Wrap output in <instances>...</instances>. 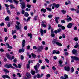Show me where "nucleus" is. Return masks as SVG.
<instances>
[{
    "label": "nucleus",
    "instance_id": "1",
    "mask_svg": "<svg viewBox=\"0 0 79 79\" xmlns=\"http://www.w3.org/2000/svg\"><path fill=\"white\" fill-rule=\"evenodd\" d=\"M26 43V41H25V40H23V41L22 42V47L23 48L21 49H20L19 50V53H21V52H24V49L23 48V47H24V46H25V43Z\"/></svg>",
    "mask_w": 79,
    "mask_h": 79
},
{
    "label": "nucleus",
    "instance_id": "2",
    "mask_svg": "<svg viewBox=\"0 0 79 79\" xmlns=\"http://www.w3.org/2000/svg\"><path fill=\"white\" fill-rule=\"evenodd\" d=\"M40 67V64L39 63H37V64L34 67V68L36 70V73H37L39 72L38 69Z\"/></svg>",
    "mask_w": 79,
    "mask_h": 79
},
{
    "label": "nucleus",
    "instance_id": "3",
    "mask_svg": "<svg viewBox=\"0 0 79 79\" xmlns=\"http://www.w3.org/2000/svg\"><path fill=\"white\" fill-rule=\"evenodd\" d=\"M20 4H21V7L22 8V9H24L26 7V4L24 2H23L22 3H20Z\"/></svg>",
    "mask_w": 79,
    "mask_h": 79
},
{
    "label": "nucleus",
    "instance_id": "4",
    "mask_svg": "<svg viewBox=\"0 0 79 79\" xmlns=\"http://www.w3.org/2000/svg\"><path fill=\"white\" fill-rule=\"evenodd\" d=\"M71 58L72 59H73L76 61H79V58L77 57L72 56H71Z\"/></svg>",
    "mask_w": 79,
    "mask_h": 79
},
{
    "label": "nucleus",
    "instance_id": "5",
    "mask_svg": "<svg viewBox=\"0 0 79 79\" xmlns=\"http://www.w3.org/2000/svg\"><path fill=\"white\" fill-rule=\"evenodd\" d=\"M5 67L7 68H11L12 69H15V68L14 67L12 66V65L11 64H10L9 65H6Z\"/></svg>",
    "mask_w": 79,
    "mask_h": 79
},
{
    "label": "nucleus",
    "instance_id": "6",
    "mask_svg": "<svg viewBox=\"0 0 79 79\" xmlns=\"http://www.w3.org/2000/svg\"><path fill=\"white\" fill-rule=\"evenodd\" d=\"M47 32V30H43L42 29H41L40 30V32L42 36H43L44 35V34H45L46 33V32Z\"/></svg>",
    "mask_w": 79,
    "mask_h": 79
},
{
    "label": "nucleus",
    "instance_id": "7",
    "mask_svg": "<svg viewBox=\"0 0 79 79\" xmlns=\"http://www.w3.org/2000/svg\"><path fill=\"white\" fill-rule=\"evenodd\" d=\"M57 42H58V40L57 39H54L52 40V43L53 45H55L56 44Z\"/></svg>",
    "mask_w": 79,
    "mask_h": 79
},
{
    "label": "nucleus",
    "instance_id": "8",
    "mask_svg": "<svg viewBox=\"0 0 79 79\" xmlns=\"http://www.w3.org/2000/svg\"><path fill=\"white\" fill-rule=\"evenodd\" d=\"M73 24L72 23H69L67 26V28L69 29H70L72 27Z\"/></svg>",
    "mask_w": 79,
    "mask_h": 79
},
{
    "label": "nucleus",
    "instance_id": "9",
    "mask_svg": "<svg viewBox=\"0 0 79 79\" xmlns=\"http://www.w3.org/2000/svg\"><path fill=\"white\" fill-rule=\"evenodd\" d=\"M44 74L43 73H42L40 75V74L38 73L36 75V77L37 78H41V77L44 76Z\"/></svg>",
    "mask_w": 79,
    "mask_h": 79
},
{
    "label": "nucleus",
    "instance_id": "10",
    "mask_svg": "<svg viewBox=\"0 0 79 79\" xmlns=\"http://www.w3.org/2000/svg\"><path fill=\"white\" fill-rule=\"evenodd\" d=\"M64 69L65 71H70V68L68 66H65L64 67Z\"/></svg>",
    "mask_w": 79,
    "mask_h": 79
},
{
    "label": "nucleus",
    "instance_id": "11",
    "mask_svg": "<svg viewBox=\"0 0 79 79\" xmlns=\"http://www.w3.org/2000/svg\"><path fill=\"white\" fill-rule=\"evenodd\" d=\"M59 63L60 64L59 66H60V67H63V65L62 64L63 63V61L61 60H59Z\"/></svg>",
    "mask_w": 79,
    "mask_h": 79
},
{
    "label": "nucleus",
    "instance_id": "12",
    "mask_svg": "<svg viewBox=\"0 0 79 79\" xmlns=\"http://www.w3.org/2000/svg\"><path fill=\"white\" fill-rule=\"evenodd\" d=\"M26 76H27L28 79H30L31 77V75L29 73H27L26 74Z\"/></svg>",
    "mask_w": 79,
    "mask_h": 79
},
{
    "label": "nucleus",
    "instance_id": "13",
    "mask_svg": "<svg viewBox=\"0 0 79 79\" xmlns=\"http://www.w3.org/2000/svg\"><path fill=\"white\" fill-rule=\"evenodd\" d=\"M58 19H60V18L59 17H56L55 18V20L56 21V23L57 24H58Z\"/></svg>",
    "mask_w": 79,
    "mask_h": 79
},
{
    "label": "nucleus",
    "instance_id": "14",
    "mask_svg": "<svg viewBox=\"0 0 79 79\" xmlns=\"http://www.w3.org/2000/svg\"><path fill=\"white\" fill-rule=\"evenodd\" d=\"M44 48L42 46H40L38 50H37L38 52H41L42 49H43Z\"/></svg>",
    "mask_w": 79,
    "mask_h": 79
},
{
    "label": "nucleus",
    "instance_id": "15",
    "mask_svg": "<svg viewBox=\"0 0 79 79\" xmlns=\"http://www.w3.org/2000/svg\"><path fill=\"white\" fill-rule=\"evenodd\" d=\"M67 22H69V21H72V18H71V17H69V18H68L67 19H66Z\"/></svg>",
    "mask_w": 79,
    "mask_h": 79
},
{
    "label": "nucleus",
    "instance_id": "16",
    "mask_svg": "<svg viewBox=\"0 0 79 79\" xmlns=\"http://www.w3.org/2000/svg\"><path fill=\"white\" fill-rule=\"evenodd\" d=\"M27 35L28 37H30V39H32V35L31 33H28Z\"/></svg>",
    "mask_w": 79,
    "mask_h": 79
},
{
    "label": "nucleus",
    "instance_id": "17",
    "mask_svg": "<svg viewBox=\"0 0 79 79\" xmlns=\"http://www.w3.org/2000/svg\"><path fill=\"white\" fill-rule=\"evenodd\" d=\"M56 44L57 45H58V46H62V44H61V43L58 42V41L57 42Z\"/></svg>",
    "mask_w": 79,
    "mask_h": 79
},
{
    "label": "nucleus",
    "instance_id": "18",
    "mask_svg": "<svg viewBox=\"0 0 79 79\" xmlns=\"http://www.w3.org/2000/svg\"><path fill=\"white\" fill-rule=\"evenodd\" d=\"M46 11H47V10L45 9L42 8L41 10V11L42 12L43 11L44 13H45V12H46Z\"/></svg>",
    "mask_w": 79,
    "mask_h": 79
},
{
    "label": "nucleus",
    "instance_id": "19",
    "mask_svg": "<svg viewBox=\"0 0 79 79\" xmlns=\"http://www.w3.org/2000/svg\"><path fill=\"white\" fill-rule=\"evenodd\" d=\"M72 52L73 54H76V53H77V50H76V49H73V51H72Z\"/></svg>",
    "mask_w": 79,
    "mask_h": 79
},
{
    "label": "nucleus",
    "instance_id": "20",
    "mask_svg": "<svg viewBox=\"0 0 79 79\" xmlns=\"http://www.w3.org/2000/svg\"><path fill=\"white\" fill-rule=\"evenodd\" d=\"M15 28H16V30H19V29H20V27H19L18 25H15Z\"/></svg>",
    "mask_w": 79,
    "mask_h": 79
},
{
    "label": "nucleus",
    "instance_id": "21",
    "mask_svg": "<svg viewBox=\"0 0 79 79\" xmlns=\"http://www.w3.org/2000/svg\"><path fill=\"white\" fill-rule=\"evenodd\" d=\"M9 6H10L11 9L15 8V7L14 6V5H13V4L10 5Z\"/></svg>",
    "mask_w": 79,
    "mask_h": 79
},
{
    "label": "nucleus",
    "instance_id": "22",
    "mask_svg": "<svg viewBox=\"0 0 79 79\" xmlns=\"http://www.w3.org/2000/svg\"><path fill=\"white\" fill-rule=\"evenodd\" d=\"M64 79H68V76L66 74H64Z\"/></svg>",
    "mask_w": 79,
    "mask_h": 79
},
{
    "label": "nucleus",
    "instance_id": "23",
    "mask_svg": "<svg viewBox=\"0 0 79 79\" xmlns=\"http://www.w3.org/2000/svg\"><path fill=\"white\" fill-rule=\"evenodd\" d=\"M4 71L5 72V73H10V71H9L7 69H4Z\"/></svg>",
    "mask_w": 79,
    "mask_h": 79
},
{
    "label": "nucleus",
    "instance_id": "24",
    "mask_svg": "<svg viewBox=\"0 0 79 79\" xmlns=\"http://www.w3.org/2000/svg\"><path fill=\"white\" fill-rule=\"evenodd\" d=\"M7 57L9 59V60H10V59H11V55H9V54H7Z\"/></svg>",
    "mask_w": 79,
    "mask_h": 79
},
{
    "label": "nucleus",
    "instance_id": "25",
    "mask_svg": "<svg viewBox=\"0 0 79 79\" xmlns=\"http://www.w3.org/2000/svg\"><path fill=\"white\" fill-rule=\"evenodd\" d=\"M24 15L25 16H26V17H27L29 16V14H28L27 12H26L24 14Z\"/></svg>",
    "mask_w": 79,
    "mask_h": 79
},
{
    "label": "nucleus",
    "instance_id": "26",
    "mask_svg": "<svg viewBox=\"0 0 79 79\" xmlns=\"http://www.w3.org/2000/svg\"><path fill=\"white\" fill-rule=\"evenodd\" d=\"M31 55H32V57L33 58H35V57H36V55H35L33 53H31Z\"/></svg>",
    "mask_w": 79,
    "mask_h": 79
},
{
    "label": "nucleus",
    "instance_id": "27",
    "mask_svg": "<svg viewBox=\"0 0 79 79\" xmlns=\"http://www.w3.org/2000/svg\"><path fill=\"white\" fill-rule=\"evenodd\" d=\"M38 16H36L35 17L34 19V20L35 21H36V20H37L38 19Z\"/></svg>",
    "mask_w": 79,
    "mask_h": 79
},
{
    "label": "nucleus",
    "instance_id": "28",
    "mask_svg": "<svg viewBox=\"0 0 79 79\" xmlns=\"http://www.w3.org/2000/svg\"><path fill=\"white\" fill-rule=\"evenodd\" d=\"M31 73L32 75H34L35 74V71L33 70H31Z\"/></svg>",
    "mask_w": 79,
    "mask_h": 79
},
{
    "label": "nucleus",
    "instance_id": "29",
    "mask_svg": "<svg viewBox=\"0 0 79 79\" xmlns=\"http://www.w3.org/2000/svg\"><path fill=\"white\" fill-rule=\"evenodd\" d=\"M46 9L48 11H52V8H46Z\"/></svg>",
    "mask_w": 79,
    "mask_h": 79
},
{
    "label": "nucleus",
    "instance_id": "30",
    "mask_svg": "<svg viewBox=\"0 0 79 79\" xmlns=\"http://www.w3.org/2000/svg\"><path fill=\"white\" fill-rule=\"evenodd\" d=\"M6 2H9L10 3H13V0H6Z\"/></svg>",
    "mask_w": 79,
    "mask_h": 79
},
{
    "label": "nucleus",
    "instance_id": "31",
    "mask_svg": "<svg viewBox=\"0 0 79 79\" xmlns=\"http://www.w3.org/2000/svg\"><path fill=\"white\" fill-rule=\"evenodd\" d=\"M62 31V30L61 28H59L57 29V31L59 33L60 32H61Z\"/></svg>",
    "mask_w": 79,
    "mask_h": 79
},
{
    "label": "nucleus",
    "instance_id": "32",
    "mask_svg": "<svg viewBox=\"0 0 79 79\" xmlns=\"http://www.w3.org/2000/svg\"><path fill=\"white\" fill-rule=\"evenodd\" d=\"M8 19H9V17H8V16H7V17L5 19V21H8Z\"/></svg>",
    "mask_w": 79,
    "mask_h": 79
},
{
    "label": "nucleus",
    "instance_id": "33",
    "mask_svg": "<svg viewBox=\"0 0 79 79\" xmlns=\"http://www.w3.org/2000/svg\"><path fill=\"white\" fill-rule=\"evenodd\" d=\"M59 6H60V5L59 4H57L56 5L55 7L56 8H59Z\"/></svg>",
    "mask_w": 79,
    "mask_h": 79
},
{
    "label": "nucleus",
    "instance_id": "34",
    "mask_svg": "<svg viewBox=\"0 0 79 79\" xmlns=\"http://www.w3.org/2000/svg\"><path fill=\"white\" fill-rule=\"evenodd\" d=\"M61 12L63 14H65L66 12V11L64 10H63L61 11Z\"/></svg>",
    "mask_w": 79,
    "mask_h": 79
},
{
    "label": "nucleus",
    "instance_id": "35",
    "mask_svg": "<svg viewBox=\"0 0 79 79\" xmlns=\"http://www.w3.org/2000/svg\"><path fill=\"white\" fill-rule=\"evenodd\" d=\"M45 61L47 63H49V60H48V59H45Z\"/></svg>",
    "mask_w": 79,
    "mask_h": 79
},
{
    "label": "nucleus",
    "instance_id": "36",
    "mask_svg": "<svg viewBox=\"0 0 79 79\" xmlns=\"http://www.w3.org/2000/svg\"><path fill=\"white\" fill-rule=\"evenodd\" d=\"M51 28H52V26H51V25H49L48 27V30H50V29Z\"/></svg>",
    "mask_w": 79,
    "mask_h": 79
},
{
    "label": "nucleus",
    "instance_id": "37",
    "mask_svg": "<svg viewBox=\"0 0 79 79\" xmlns=\"http://www.w3.org/2000/svg\"><path fill=\"white\" fill-rule=\"evenodd\" d=\"M74 40H75V41H76V42L77 40H78V39L77 37H75L74 38Z\"/></svg>",
    "mask_w": 79,
    "mask_h": 79
},
{
    "label": "nucleus",
    "instance_id": "38",
    "mask_svg": "<svg viewBox=\"0 0 79 79\" xmlns=\"http://www.w3.org/2000/svg\"><path fill=\"white\" fill-rule=\"evenodd\" d=\"M41 26L42 27H46V25L44 24H41Z\"/></svg>",
    "mask_w": 79,
    "mask_h": 79
},
{
    "label": "nucleus",
    "instance_id": "39",
    "mask_svg": "<svg viewBox=\"0 0 79 79\" xmlns=\"http://www.w3.org/2000/svg\"><path fill=\"white\" fill-rule=\"evenodd\" d=\"M70 10H71V11H76V9H74L73 8H71L70 9Z\"/></svg>",
    "mask_w": 79,
    "mask_h": 79
},
{
    "label": "nucleus",
    "instance_id": "40",
    "mask_svg": "<svg viewBox=\"0 0 79 79\" xmlns=\"http://www.w3.org/2000/svg\"><path fill=\"white\" fill-rule=\"evenodd\" d=\"M27 69H29V68H30V66H29V64H27Z\"/></svg>",
    "mask_w": 79,
    "mask_h": 79
},
{
    "label": "nucleus",
    "instance_id": "41",
    "mask_svg": "<svg viewBox=\"0 0 79 79\" xmlns=\"http://www.w3.org/2000/svg\"><path fill=\"white\" fill-rule=\"evenodd\" d=\"M74 71V69L73 67L71 68V73H73Z\"/></svg>",
    "mask_w": 79,
    "mask_h": 79
},
{
    "label": "nucleus",
    "instance_id": "42",
    "mask_svg": "<svg viewBox=\"0 0 79 79\" xmlns=\"http://www.w3.org/2000/svg\"><path fill=\"white\" fill-rule=\"evenodd\" d=\"M7 48H10V49H13V47L10 46H8Z\"/></svg>",
    "mask_w": 79,
    "mask_h": 79
},
{
    "label": "nucleus",
    "instance_id": "43",
    "mask_svg": "<svg viewBox=\"0 0 79 79\" xmlns=\"http://www.w3.org/2000/svg\"><path fill=\"white\" fill-rule=\"evenodd\" d=\"M13 65L14 66H15V67H16V68H18V66H17V65H16V64H13Z\"/></svg>",
    "mask_w": 79,
    "mask_h": 79
},
{
    "label": "nucleus",
    "instance_id": "44",
    "mask_svg": "<svg viewBox=\"0 0 79 79\" xmlns=\"http://www.w3.org/2000/svg\"><path fill=\"white\" fill-rule=\"evenodd\" d=\"M16 30H15L14 31H12V35H13V34H15V33H16Z\"/></svg>",
    "mask_w": 79,
    "mask_h": 79
},
{
    "label": "nucleus",
    "instance_id": "45",
    "mask_svg": "<svg viewBox=\"0 0 79 79\" xmlns=\"http://www.w3.org/2000/svg\"><path fill=\"white\" fill-rule=\"evenodd\" d=\"M27 8H31V5H30L28 4L27 5Z\"/></svg>",
    "mask_w": 79,
    "mask_h": 79
},
{
    "label": "nucleus",
    "instance_id": "46",
    "mask_svg": "<svg viewBox=\"0 0 79 79\" xmlns=\"http://www.w3.org/2000/svg\"><path fill=\"white\" fill-rule=\"evenodd\" d=\"M8 40V37L6 36L5 37L4 39V41L5 42H6V40Z\"/></svg>",
    "mask_w": 79,
    "mask_h": 79
},
{
    "label": "nucleus",
    "instance_id": "47",
    "mask_svg": "<svg viewBox=\"0 0 79 79\" xmlns=\"http://www.w3.org/2000/svg\"><path fill=\"white\" fill-rule=\"evenodd\" d=\"M52 16H53V15H50L48 16V17L49 18H52Z\"/></svg>",
    "mask_w": 79,
    "mask_h": 79
},
{
    "label": "nucleus",
    "instance_id": "48",
    "mask_svg": "<svg viewBox=\"0 0 79 79\" xmlns=\"http://www.w3.org/2000/svg\"><path fill=\"white\" fill-rule=\"evenodd\" d=\"M62 26H63L60 24H59L58 25V27H60L61 28Z\"/></svg>",
    "mask_w": 79,
    "mask_h": 79
},
{
    "label": "nucleus",
    "instance_id": "49",
    "mask_svg": "<svg viewBox=\"0 0 79 79\" xmlns=\"http://www.w3.org/2000/svg\"><path fill=\"white\" fill-rule=\"evenodd\" d=\"M41 69H44L45 68V66H42L41 67Z\"/></svg>",
    "mask_w": 79,
    "mask_h": 79
},
{
    "label": "nucleus",
    "instance_id": "50",
    "mask_svg": "<svg viewBox=\"0 0 79 79\" xmlns=\"http://www.w3.org/2000/svg\"><path fill=\"white\" fill-rule=\"evenodd\" d=\"M6 78H7V79H10V76L8 75H6Z\"/></svg>",
    "mask_w": 79,
    "mask_h": 79
},
{
    "label": "nucleus",
    "instance_id": "51",
    "mask_svg": "<svg viewBox=\"0 0 79 79\" xmlns=\"http://www.w3.org/2000/svg\"><path fill=\"white\" fill-rule=\"evenodd\" d=\"M24 30H25V31H26V30H27V26H26L24 27Z\"/></svg>",
    "mask_w": 79,
    "mask_h": 79
},
{
    "label": "nucleus",
    "instance_id": "52",
    "mask_svg": "<svg viewBox=\"0 0 79 79\" xmlns=\"http://www.w3.org/2000/svg\"><path fill=\"white\" fill-rule=\"evenodd\" d=\"M18 68H21V64H18Z\"/></svg>",
    "mask_w": 79,
    "mask_h": 79
},
{
    "label": "nucleus",
    "instance_id": "53",
    "mask_svg": "<svg viewBox=\"0 0 79 79\" xmlns=\"http://www.w3.org/2000/svg\"><path fill=\"white\" fill-rule=\"evenodd\" d=\"M52 69L53 70H54V71L56 70V68H55V67L53 66L52 67Z\"/></svg>",
    "mask_w": 79,
    "mask_h": 79
},
{
    "label": "nucleus",
    "instance_id": "54",
    "mask_svg": "<svg viewBox=\"0 0 79 79\" xmlns=\"http://www.w3.org/2000/svg\"><path fill=\"white\" fill-rule=\"evenodd\" d=\"M25 12L24 11V10L23 9H22V14H24V13Z\"/></svg>",
    "mask_w": 79,
    "mask_h": 79
},
{
    "label": "nucleus",
    "instance_id": "55",
    "mask_svg": "<svg viewBox=\"0 0 79 79\" xmlns=\"http://www.w3.org/2000/svg\"><path fill=\"white\" fill-rule=\"evenodd\" d=\"M5 6H6V8H8V7H9V6L6 4H5Z\"/></svg>",
    "mask_w": 79,
    "mask_h": 79
},
{
    "label": "nucleus",
    "instance_id": "56",
    "mask_svg": "<svg viewBox=\"0 0 79 79\" xmlns=\"http://www.w3.org/2000/svg\"><path fill=\"white\" fill-rule=\"evenodd\" d=\"M55 34H54V33H52L51 34V36L52 37H55Z\"/></svg>",
    "mask_w": 79,
    "mask_h": 79
},
{
    "label": "nucleus",
    "instance_id": "57",
    "mask_svg": "<svg viewBox=\"0 0 79 79\" xmlns=\"http://www.w3.org/2000/svg\"><path fill=\"white\" fill-rule=\"evenodd\" d=\"M61 28L62 30H64V29H65V27L64 26H62V27H61Z\"/></svg>",
    "mask_w": 79,
    "mask_h": 79
},
{
    "label": "nucleus",
    "instance_id": "58",
    "mask_svg": "<svg viewBox=\"0 0 79 79\" xmlns=\"http://www.w3.org/2000/svg\"><path fill=\"white\" fill-rule=\"evenodd\" d=\"M16 37H17V36H16V35H15L13 36V38L15 39H16Z\"/></svg>",
    "mask_w": 79,
    "mask_h": 79
},
{
    "label": "nucleus",
    "instance_id": "59",
    "mask_svg": "<svg viewBox=\"0 0 79 79\" xmlns=\"http://www.w3.org/2000/svg\"><path fill=\"white\" fill-rule=\"evenodd\" d=\"M7 11L9 15H10V14L11 13L10 11L9 10H7Z\"/></svg>",
    "mask_w": 79,
    "mask_h": 79
},
{
    "label": "nucleus",
    "instance_id": "60",
    "mask_svg": "<svg viewBox=\"0 0 79 79\" xmlns=\"http://www.w3.org/2000/svg\"><path fill=\"white\" fill-rule=\"evenodd\" d=\"M16 23L17 24V25H18V26L20 24V23H19V22L18 21H17L16 22Z\"/></svg>",
    "mask_w": 79,
    "mask_h": 79
},
{
    "label": "nucleus",
    "instance_id": "61",
    "mask_svg": "<svg viewBox=\"0 0 79 79\" xmlns=\"http://www.w3.org/2000/svg\"><path fill=\"white\" fill-rule=\"evenodd\" d=\"M30 19H31V17H29L27 20V22L29 21L30 20Z\"/></svg>",
    "mask_w": 79,
    "mask_h": 79
},
{
    "label": "nucleus",
    "instance_id": "62",
    "mask_svg": "<svg viewBox=\"0 0 79 79\" xmlns=\"http://www.w3.org/2000/svg\"><path fill=\"white\" fill-rule=\"evenodd\" d=\"M2 78L4 79H5L6 78V75H3L2 76Z\"/></svg>",
    "mask_w": 79,
    "mask_h": 79
},
{
    "label": "nucleus",
    "instance_id": "63",
    "mask_svg": "<svg viewBox=\"0 0 79 79\" xmlns=\"http://www.w3.org/2000/svg\"><path fill=\"white\" fill-rule=\"evenodd\" d=\"M46 77H50V74H48L46 75Z\"/></svg>",
    "mask_w": 79,
    "mask_h": 79
},
{
    "label": "nucleus",
    "instance_id": "64",
    "mask_svg": "<svg viewBox=\"0 0 79 79\" xmlns=\"http://www.w3.org/2000/svg\"><path fill=\"white\" fill-rule=\"evenodd\" d=\"M33 49H34V50H36V49H37V47H36V46H34L33 47Z\"/></svg>",
    "mask_w": 79,
    "mask_h": 79
}]
</instances>
